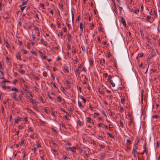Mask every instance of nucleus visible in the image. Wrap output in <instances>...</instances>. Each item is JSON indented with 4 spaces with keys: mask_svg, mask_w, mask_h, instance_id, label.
Masks as SVG:
<instances>
[{
    "mask_svg": "<svg viewBox=\"0 0 160 160\" xmlns=\"http://www.w3.org/2000/svg\"><path fill=\"white\" fill-rule=\"evenodd\" d=\"M98 125L99 127L103 128L104 126H105V124L102 123H98Z\"/></svg>",
    "mask_w": 160,
    "mask_h": 160,
    "instance_id": "obj_22",
    "label": "nucleus"
},
{
    "mask_svg": "<svg viewBox=\"0 0 160 160\" xmlns=\"http://www.w3.org/2000/svg\"><path fill=\"white\" fill-rule=\"evenodd\" d=\"M0 86L4 90H5L7 89L6 86H5V84H3L0 83Z\"/></svg>",
    "mask_w": 160,
    "mask_h": 160,
    "instance_id": "obj_14",
    "label": "nucleus"
},
{
    "mask_svg": "<svg viewBox=\"0 0 160 160\" xmlns=\"http://www.w3.org/2000/svg\"><path fill=\"white\" fill-rule=\"evenodd\" d=\"M0 78L3 79L4 78V74L3 71H0Z\"/></svg>",
    "mask_w": 160,
    "mask_h": 160,
    "instance_id": "obj_6",
    "label": "nucleus"
},
{
    "mask_svg": "<svg viewBox=\"0 0 160 160\" xmlns=\"http://www.w3.org/2000/svg\"><path fill=\"white\" fill-rule=\"evenodd\" d=\"M98 92L101 95H103L104 94L103 92L102 91L100 90L99 89V90Z\"/></svg>",
    "mask_w": 160,
    "mask_h": 160,
    "instance_id": "obj_48",
    "label": "nucleus"
},
{
    "mask_svg": "<svg viewBox=\"0 0 160 160\" xmlns=\"http://www.w3.org/2000/svg\"><path fill=\"white\" fill-rule=\"evenodd\" d=\"M143 55H144L142 53H139L138 54V56H137V57L136 58V59H139V57H142L143 56Z\"/></svg>",
    "mask_w": 160,
    "mask_h": 160,
    "instance_id": "obj_20",
    "label": "nucleus"
},
{
    "mask_svg": "<svg viewBox=\"0 0 160 160\" xmlns=\"http://www.w3.org/2000/svg\"><path fill=\"white\" fill-rule=\"evenodd\" d=\"M111 56V53L110 52H108V53L107 57L108 58H109Z\"/></svg>",
    "mask_w": 160,
    "mask_h": 160,
    "instance_id": "obj_50",
    "label": "nucleus"
},
{
    "mask_svg": "<svg viewBox=\"0 0 160 160\" xmlns=\"http://www.w3.org/2000/svg\"><path fill=\"white\" fill-rule=\"evenodd\" d=\"M57 25H58V28H60L61 27V24L58 22V21L57 22Z\"/></svg>",
    "mask_w": 160,
    "mask_h": 160,
    "instance_id": "obj_44",
    "label": "nucleus"
},
{
    "mask_svg": "<svg viewBox=\"0 0 160 160\" xmlns=\"http://www.w3.org/2000/svg\"><path fill=\"white\" fill-rule=\"evenodd\" d=\"M6 82H8L9 83H10V82L8 80L4 79V81H3L2 82H1L0 83L3 84V83H5Z\"/></svg>",
    "mask_w": 160,
    "mask_h": 160,
    "instance_id": "obj_23",
    "label": "nucleus"
},
{
    "mask_svg": "<svg viewBox=\"0 0 160 160\" xmlns=\"http://www.w3.org/2000/svg\"><path fill=\"white\" fill-rule=\"evenodd\" d=\"M3 62H0V71L3 70Z\"/></svg>",
    "mask_w": 160,
    "mask_h": 160,
    "instance_id": "obj_8",
    "label": "nucleus"
},
{
    "mask_svg": "<svg viewBox=\"0 0 160 160\" xmlns=\"http://www.w3.org/2000/svg\"><path fill=\"white\" fill-rule=\"evenodd\" d=\"M44 111L47 114H48L49 113V111H48V109H47L46 108H45L44 109Z\"/></svg>",
    "mask_w": 160,
    "mask_h": 160,
    "instance_id": "obj_59",
    "label": "nucleus"
},
{
    "mask_svg": "<svg viewBox=\"0 0 160 160\" xmlns=\"http://www.w3.org/2000/svg\"><path fill=\"white\" fill-rule=\"evenodd\" d=\"M17 58H18V59L20 60H22V59L21 58L20 55L19 54H18V55H17Z\"/></svg>",
    "mask_w": 160,
    "mask_h": 160,
    "instance_id": "obj_54",
    "label": "nucleus"
},
{
    "mask_svg": "<svg viewBox=\"0 0 160 160\" xmlns=\"http://www.w3.org/2000/svg\"><path fill=\"white\" fill-rule=\"evenodd\" d=\"M124 109L122 107H120V111L121 112H122L124 111Z\"/></svg>",
    "mask_w": 160,
    "mask_h": 160,
    "instance_id": "obj_41",
    "label": "nucleus"
},
{
    "mask_svg": "<svg viewBox=\"0 0 160 160\" xmlns=\"http://www.w3.org/2000/svg\"><path fill=\"white\" fill-rule=\"evenodd\" d=\"M113 77H112V76H111L110 75H108V80L109 81V82H110V80H111L112 79Z\"/></svg>",
    "mask_w": 160,
    "mask_h": 160,
    "instance_id": "obj_26",
    "label": "nucleus"
},
{
    "mask_svg": "<svg viewBox=\"0 0 160 160\" xmlns=\"http://www.w3.org/2000/svg\"><path fill=\"white\" fill-rule=\"evenodd\" d=\"M64 71H66L67 72H68V73L69 72V70L68 69V68L64 67Z\"/></svg>",
    "mask_w": 160,
    "mask_h": 160,
    "instance_id": "obj_42",
    "label": "nucleus"
},
{
    "mask_svg": "<svg viewBox=\"0 0 160 160\" xmlns=\"http://www.w3.org/2000/svg\"><path fill=\"white\" fill-rule=\"evenodd\" d=\"M103 76L105 78H106L108 76V74L107 73H105L103 74Z\"/></svg>",
    "mask_w": 160,
    "mask_h": 160,
    "instance_id": "obj_63",
    "label": "nucleus"
},
{
    "mask_svg": "<svg viewBox=\"0 0 160 160\" xmlns=\"http://www.w3.org/2000/svg\"><path fill=\"white\" fill-rule=\"evenodd\" d=\"M81 72H86V68L85 67H83L82 68V69L81 70Z\"/></svg>",
    "mask_w": 160,
    "mask_h": 160,
    "instance_id": "obj_55",
    "label": "nucleus"
},
{
    "mask_svg": "<svg viewBox=\"0 0 160 160\" xmlns=\"http://www.w3.org/2000/svg\"><path fill=\"white\" fill-rule=\"evenodd\" d=\"M29 100L30 101V102H32V103H34L35 104H36L38 102L37 101H35L34 100H33L31 98H29Z\"/></svg>",
    "mask_w": 160,
    "mask_h": 160,
    "instance_id": "obj_13",
    "label": "nucleus"
},
{
    "mask_svg": "<svg viewBox=\"0 0 160 160\" xmlns=\"http://www.w3.org/2000/svg\"><path fill=\"white\" fill-rule=\"evenodd\" d=\"M21 81H22V82L24 83H24L25 82V81L24 80L23 78L22 77V78H20L19 79Z\"/></svg>",
    "mask_w": 160,
    "mask_h": 160,
    "instance_id": "obj_36",
    "label": "nucleus"
},
{
    "mask_svg": "<svg viewBox=\"0 0 160 160\" xmlns=\"http://www.w3.org/2000/svg\"><path fill=\"white\" fill-rule=\"evenodd\" d=\"M58 99L57 101L58 102H61L62 104H63L64 102L65 101L63 99H62L60 97V96H59L57 97Z\"/></svg>",
    "mask_w": 160,
    "mask_h": 160,
    "instance_id": "obj_2",
    "label": "nucleus"
},
{
    "mask_svg": "<svg viewBox=\"0 0 160 160\" xmlns=\"http://www.w3.org/2000/svg\"><path fill=\"white\" fill-rule=\"evenodd\" d=\"M82 51L85 52H86V49L85 47L83 45H82L81 47Z\"/></svg>",
    "mask_w": 160,
    "mask_h": 160,
    "instance_id": "obj_31",
    "label": "nucleus"
},
{
    "mask_svg": "<svg viewBox=\"0 0 160 160\" xmlns=\"http://www.w3.org/2000/svg\"><path fill=\"white\" fill-rule=\"evenodd\" d=\"M121 102L122 104H124V103L125 102V99L124 98H121Z\"/></svg>",
    "mask_w": 160,
    "mask_h": 160,
    "instance_id": "obj_32",
    "label": "nucleus"
},
{
    "mask_svg": "<svg viewBox=\"0 0 160 160\" xmlns=\"http://www.w3.org/2000/svg\"><path fill=\"white\" fill-rule=\"evenodd\" d=\"M28 0H27L26 1L23 2H22V4H21L19 6V7H21L23 6L26 5L27 3V2H28Z\"/></svg>",
    "mask_w": 160,
    "mask_h": 160,
    "instance_id": "obj_16",
    "label": "nucleus"
},
{
    "mask_svg": "<svg viewBox=\"0 0 160 160\" xmlns=\"http://www.w3.org/2000/svg\"><path fill=\"white\" fill-rule=\"evenodd\" d=\"M140 33L142 36L143 37L144 36V34L142 30H140Z\"/></svg>",
    "mask_w": 160,
    "mask_h": 160,
    "instance_id": "obj_56",
    "label": "nucleus"
},
{
    "mask_svg": "<svg viewBox=\"0 0 160 160\" xmlns=\"http://www.w3.org/2000/svg\"><path fill=\"white\" fill-rule=\"evenodd\" d=\"M5 43L6 44V47L8 48H10V45L9 43L7 41H5Z\"/></svg>",
    "mask_w": 160,
    "mask_h": 160,
    "instance_id": "obj_19",
    "label": "nucleus"
},
{
    "mask_svg": "<svg viewBox=\"0 0 160 160\" xmlns=\"http://www.w3.org/2000/svg\"><path fill=\"white\" fill-rule=\"evenodd\" d=\"M75 72L76 75L78 76L79 77L80 74V73L79 72V69L78 68L76 70H75Z\"/></svg>",
    "mask_w": 160,
    "mask_h": 160,
    "instance_id": "obj_9",
    "label": "nucleus"
},
{
    "mask_svg": "<svg viewBox=\"0 0 160 160\" xmlns=\"http://www.w3.org/2000/svg\"><path fill=\"white\" fill-rule=\"evenodd\" d=\"M104 153L103 152H101L100 153V156L102 158H103L104 157Z\"/></svg>",
    "mask_w": 160,
    "mask_h": 160,
    "instance_id": "obj_38",
    "label": "nucleus"
},
{
    "mask_svg": "<svg viewBox=\"0 0 160 160\" xmlns=\"http://www.w3.org/2000/svg\"><path fill=\"white\" fill-rule=\"evenodd\" d=\"M2 3L1 2V0H0V10H1L2 9Z\"/></svg>",
    "mask_w": 160,
    "mask_h": 160,
    "instance_id": "obj_51",
    "label": "nucleus"
},
{
    "mask_svg": "<svg viewBox=\"0 0 160 160\" xmlns=\"http://www.w3.org/2000/svg\"><path fill=\"white\" fill-rule=\"evenodd\" d=\"M129 125L130 126H133L132 128L134 127V125L135 124L134 122H133L132 121H129Z\"/></svg>",
    "mask_w": 160,
    "mask_h": 160,
    "instance_id": "obj_10",
    "label": "nucleus"
},
{
    "mask_svg": "<svg viewBox=\"0 0 160 160\" xmlns=\"http://www.w3.org/2000/svg\"><path fill=\"white\" fill-rule=\"evenodd\" d=\"M40 42H41L42 44H43L46 47H47V45H46L44 41V39L43 38H42L40 40Z\"/></svg>",
    "mask_w": 160,
    "mask_h": 160,
    "instance_id": "obj_17",
    "label": "nucleus"
},
{
    "mask_svg": "<svg viewBox=\"0 0 160 160\" xmlns=\"http://www.w3.org/2000/svg\"><path fill=\"white\" fill-rule=\"evenodd\" d=\"M106 133L107 134H108L109 136V137L113 138H114V136L112 135L110 133L108 132H106Z\"/></svg>",
    "mask_w": 160,
    "mask_h": 160,
    "instance_id": "obj_27",
    "label": "nucleus"
},
{
    "mask_svg": "<svg viewBox=\"0 0 160 160\" xmlns=\"http://www.w3.org/2000/svg\"><path fill=\"white\" fill-rule=\"evenodd\" d=\"M66 25L67 26V27H68V28H69V29H70L71 28V26H70V24H69V23H68V22H66Z\"/></svg>",
    "mask_w": 160,
    "mask_h": 160,
    "instance_id": "obj_46",
    "label": "nucleus"
},
{
    "mask_svg": "<svg viewBox=\"0 0 160 160\" xmlns=\"http://www.w3.org/2000/svg\"><path fill=\"white\" fill-rule=\"evenodd\" d=\"M118 82H121V79L118 76L113 77L112 79L110 80V83L113 87H114L115 86L114 83L117 84Z\"/></svg>",
    "mask_w": 160,
    "mask_h": 160,
    "instance_id": "obj_1",
    "label": "nucleus"
},
{
    "mask_svg": "<svg viewBox=\"0 0 160 160\" xmlns=\"http://www.w3.org/2000/svg\"><path fill=\"white\" fill-rule=\"evenodd\" d=\"M109 129L114 128L113 125L112 124H109Z\"/></svg>",
    "mask_w": 160,
    "mask_h": 160,
    "instance_id": "obj_43",
    "label": "nucleus"
},
{
    "mask_svg": "<svg viewBox=\"0 0 160 160\" xmlns=\"http://www.w3.org/2000/svg\"><path fill=\"white\" fill-rule=\"evenodd\" d=\"M78 105L79 107L80 108L82 109V108H83V107L82 106V104H81V102H80L79 101H78Z\"/></svg>",
    "mask_w": 160,
    "mask_h": 160,
    "instance_id": "obj_21",
    "label": "nucleus"
},
{
    "mask_svg": "<svg viewBox=\"0 0 160 160\" xmlns=\"http://www.w3.org/2000/svg\"><path fill=\"white\" fill-rule=\"evenodd\" d=\"M87 122L88 123H93V121L91 120V118L89 117L87 118Z\"/></svg>",
    "mask_w": 160,
    "mask_h": 160,
    "instance_id": "obj_11",
    "label": "nucleus"
},
{
    "mask_svg": "<svg viewBox=\"0 0 160 160\" xmlns=\"http://www.w3.org/2000/svg\"><path fill=\"white\" fill-rule=\"evenodd\" d=\"M136 152L137 153V154H139V153H138L137 151L136 150V149H134V151H133V152H132V153L134 155V156H136V155H135V152Z\"/></svg>",
    "mask_w": 160,
    "mask_h": 160,
    "instance_id": "obj_37",
    "label": "nucleus"
},
{
    "mask_svg": "<svg viewBox=\"0 0 160 160\" xmlns=\"http://www.w3.org/2000/svg\"><path fill=\"white\" fill-rule=\"evenodd\" d=\"M40 6L43 9L44 8V4L43 3H42L40 5Z\"/></svg>",
    "mask_w": 160,
    "mask_h": 160,
    "instance_id": "obj_62",
    "label": "nucleus"
},
{
    "mask_svg": "<svg viewBox=\"0 0 160 160\" xmlns=\"http://www.w3.org/2000/svg\"><path fill=\"white\" fill-rule=\"evenodd\" d=\"M120 125L121 127L122 128L123 127V123L121 120L120 121Z\"/></svg>",
    "mask_w": 160,
    "mask_h": 160,
    "instance_id": "obj_53",
    "label": "nucleus"
},
{
    "mask_svg": "<svg viewBox=\"0 0 160 160\" xmlns=\"http://www.w3.org/2000/svg\"><path fill=\"white\" fill-rule=\"evenodd\" d=\"M28 88V86L26 84H24V87L22 88V89L24 90V92H28V91L27 89V88Z\"/></svg>",
    "mask_w": 160,
    "mask_h": 160,
    "instance_id": "obj_4",
    "label": "nucleus"
},
{
    "mask_svg": "<svg viewBox=\"0 0 160 160\" xmlns=\"http://www.w3.org/2000/svg\"><path fill=\"white\" fill-rule=\"evenodd\" d=\"M77 88L79 90L80 92H81V89H82L79 86H77Z\"/></svg>",
    "mask_w": 160,
    "mask_h": 160,
    "instance_id": "obj_47",
    "label": "nucleus"
},
{
    "mask_svg": "<svg viewBox=\"0 0 160 160\" xmlns=\"http://www.w3.org/2000/svg\"><path fill=\"white\" fill-rule=\"evenodd\" d=\"M71 35L70 34H68L67 35V39L69 42L71 41Z\"/></svg>",
    "mask_w": 160,
    "mask_h": 160,
    "instance_id": "obj_18",
    "label": "nucleus"
},
{
    "mask_svg": "<svg viewBox=\"0 0 160 160\" xmlns=\"http://www.w3.org/2000/svg\"><path fill=\"white\" fill-rule=\"evenodd\" d=\"M84 152L85 155L87 156H88V155L89 154V153H88V152H87L85 150L84 151Z\"/></svg>",
    "mask_w": 160,
    "mask_h": 160,
    "instance_id": "obj_64",
    "label": "nucleus"
},
{
    "mask_svg": "<svg viewBox=\"0 0 160 160\" xmlns=\"http://www.w3.org/2000/svg\"><path fill=\"white\" fill-rule=\"evenodd\" d=\"M78 124L80 126H81L83 125V123L81 121H80V120H78Z\"/></svg>",
    "mask_w": 160,
    "mask_h": 160,
    "instance_id": "obj_24",
    "label": "nucleus"
},
{
    "mask_svg": "<svg viewBox=\"0 0 160 160\" xmlns=\"http://www.w3.org/2000/svg\"><path fill=\"white\" fill-rule=\"evenodd\" d=\"M11 90L15 91L16 92H18V89L15 88H12Z\"/></svg>",
    "mask_w": 160,
    "mask_h": 160,
    "instance_id": "obj_29",
    "label": "nucleus"
},
{
    "mask_svg": "<svg viewBox=\"0 0 160 160\" xmlns=\"http://www.w3.org/2000/svg\"><path fill=\"white\" fill-rule=\"evenodd\" d=\"M18 82V81L16 79H14L13 81V84L15 85L16 82Z\"/></svg>",
    "mask_w": 160,
    "mask_h": 160,
    "instance_id": "obj_58",
    "label": "nucleus"
},
{
    "mask_svg": "<svg viewBox=\"0 0 160 160\" xmlns=\"http://www.w3.org/2000/svg\"><path fill=\"white\" fill-rule=\"evenodd\" d=\"M41 58H42V59H46V56L45 55H42L41 56Z\"/></svg>",
    "mask_w": 160,
    "mask_h": 160,
    "instance_id": "obj_57",
    "label": "nucleus"
},
{
    "mask_svg": "<svg viewBox=\"0 0 160 160\" xmlns=\"http://www.w3.org/2000/svg\"><path fill=\"white\" fill-rule=\"evenodd\" d=\"M40 101H41V102H42V103H44L45 102L44 101L43 99L41 97H40Z\"/></svg>",
    "mask_w": 160,
    "mask_h": 160,
    "instance_id": "obj_60",
    "label": "nucleus"
},
{
    "mask_svg": "<svg viewBox=\"0 0 160 160\" xmlns=\"http://www.w3.org/2000/svg\"><path fill=\"white\" fill-rule=\"evenodd\" d=\"M94 117L95 118V117L96 116H98L99 115V114L97 112H95L94 113Z\"/></svg>",
    "mask_w": 160,
    "mask_h": 160,
    "instance_id": "obj_45",
    "label": "nucleus"
},
{
    "mask_svg": "<svg viewBox=\"0 0 160 160\" xmlns=\"http://www.w3.org/2000/svg\"><path fill=\"white\" fill-rule=\"evenodd\" d=\"M138 149V145L134 144L133 147V151H134V149Z\"/></svg>",
    "mask_w": 160,
    "mask_h": 160,
    "instance_id": "obj_28",
    "label": "nucleus"
},
{
    "mask_svg": "<svg viewBox=\"0 0 160 160\" xmlns=\"http://www.w3.org/2000/svg\"><path fill=\"white\" fill-rule=\"evenodd\" d=\"M98 138H98L100 140H103V137H105L104 136L103 137L102 136H100V135H99L98 136Z\"/></svg>",
    "mask_w": 160,
    "mask_h": 160,
    "instance_id": "obj_33",
    "label": "nucleus"
},
{
    "mask_svg": "<svg viewBox=\"0 0 160 160\" xmlns=\"http://www.w3.org/2000/svg\"><path fill=\"white\" fill-rule=\"evenodd\" d=\"M121 22L123 24V25L124 26H125L126 25V22L125 21V20L124 18H121Z\"/></svg>",
    "mask_w": 160,
    "mask_h": 160,
    "instance_id": "obj_12",
    "label": "nucleus"
},
{
    "mask_svg": "<svg viewBox=\"0 0 160 160\" xmlns=\"http://www.w3.org/2000/svg\"><path fill=\"white\" fill-rule=\"evenodd\" d=\"M80 28L81 30H83V25L82 22H81L80 24Z\"/></svg>",
    "mask_w": 160,
    "mask_h": 160,
    "instance_id": "obj_30",
    "label": "nucleus"
},
{
    "mask_svg": "<svg viewBox=\"0 0 160 160\" xmlns=\"http://www.w3.org/2000/svg\"><path fill=\"white\" fill-rule=\"evenodd\" d=\"M91 143H92L95 146H96V142L93 140L91 142Z\"/></svg>",
    "mask_w": 160,
    "mask_h": 160,
    "instance_id": "obj_39",
    "label": "nucleus"
},
{
    "mask_svg": "<svg viewBox=\"0 0 160 160\" xmlns=\"http://www.w3.org/2000/svg\"><path fill=\"white\" fill-rule=\"evenodd\" d=\"M51 114L52 116H54V117L55 116V112L53 111H52Z\"/></svg>",
    "mask_w": 160,
    "mask_h": 160,
    "instance_id": "obj_52",
    "label": "nucleus"
},
{
    "mask_svg": "<svg viewBox=\"0 0 160 160\" xmlns=\"http://www.w3.org/2000/svg\"><path fill=\"white\" fill-rule=\"evenodd\" d=\"M69 149L73 152H76V148L75 147H71L69 148Z\"/></svg>",
    "mask_w": 160,
    "mask_h": 160,
    "instance_id": "obj_5",
    "label": "nucleus"
},
{
    "mask_svg": "<svg viewBox=\"0 0 160 160\" xmlns=\"http://www.w3.org/2000/svg\"><path fill=\"white\" fill-rule=\"evenodd\" d=\"M71 13H72V22H74V14L73 12V11L72 10V11Z\"/></svg>",
    "mask_w": 160,
    "mask_h": 160,
    "instance_id": "obj_25",
    "label": "nucleus"
},
{
    "mask_svg": "<svg viewBox=\"0 0 160 160\" xmlns=\"http://www.w3.org/2000/svg\"><path fill=\"white\" fill-rule=\"evenodd\" d=\"M19 72L22 74H24L25 73V71L22 69H20L19 70Z\"/></svg>",
    "mask_w": 160,
    "mask_h": 160,
    "instance_id": "obj_34",
    "label": "nucleus"
},
{
    "mask_svg": "<svg viewBox=\"0 0 160 160\" xmlns=\"http://www.w3.org/2000/svg\"><path fill=\"white\" fill-rule=\"evenodd\" d=\"M28 130H29V131H30L31 132H32L33 131V130H32V128L31 127H29Z\"/></svg>",
    "mask_w": 160,
    "mask_h": 160,
    "instance_id": "obj_61",
    "label": "nucleus"
},
{
    "mask_svg": "<svg viewBox=\"0 0 160 160\" xmlns=\"http://www.w3.org/2000/svg\"><path fill=\"white\" fill-rule=\"evenodd\" d=\"M140 140V137H139L138 136L135 141L134 144L136 145H138V143L139 142Z\"/></svg>",
    "mask_w": 160,
    "mask_h": 160,
    "instance_id": "obj_7",
    "label": "nucleus"
},
{
    "mask_svg": "<svg viewBox=\"0 0 160 160\" xmlns=\"http://www.w3.org/2000/svg\"><path fill=\"white\" fill-rule=\"evenodd\" d=\"M143 148L144 149V150H145L146 151V150H148L147 149L146 144V143L144 144L143 145Z\"/></svg>",
    "mask_w": 160,
    "mask_h": 160,
    "instance_id": "obj_35",
    "label": "nucleus"
},
{
    "mask_svg": "<svg viewBox=\"0 0 160 160\" xmlns=\"http://www.w3.org/2000/svg\"><path fill=\"white\" fill-rule=\"evenodd\" d=\"M152 118H158V115H153L152 116Z\"/></svg>",
    "mask_w": 160,
    "mask_h": 160,
    "instance_id": "obj_40",
    "label": "nucleus"
},
{
    "mask_svg": "<svg viewBox=\"0 0 160 160\" xmlns=\"http://www.w3.org/2000/svg\"><path fill=\"white\" fill-rule=\"evenodd\" d=\"M80 98L83 100L85 103L87 101L86 99L84 97L82 96H80Z\"/></svg>",
    "mask_w": 160,
    "mask_h": 160,
    "instance_id": "obj_15",
    "label": "nucleus"
},
{
    "mask_svg": "<svg viewBox=\"0 0 160 160\" xmlns=\"http://www.w3.org/2000/svg\"><path fill=\"white\" fill-rule=\"evenodd\" d=\"M22 119V118H21L19 116L17 117L16 119H14V123H18V122L20 121Z\"/></svg>",
    "mask_w": 160,
    "mask_h": 160,
    "instance_id": "obj_3",
    "label": "nucleus"
},
{
    "mask_svg": "<svg viewBox=\"0 0 160 160\" xmlns=\"http://www.w3.org/2000/svg\"><path fill=\"white\" fill-rule=\"evenodd\" d=\"M47 73L46 72H43L42 73L43 76L44 77L47 76Z\"/></svg>",
    "mask_w": 160,
    "mask_h": 160,
    "instance_id": "obj_49",
    "label": "nucleus"
}]
</instances>
